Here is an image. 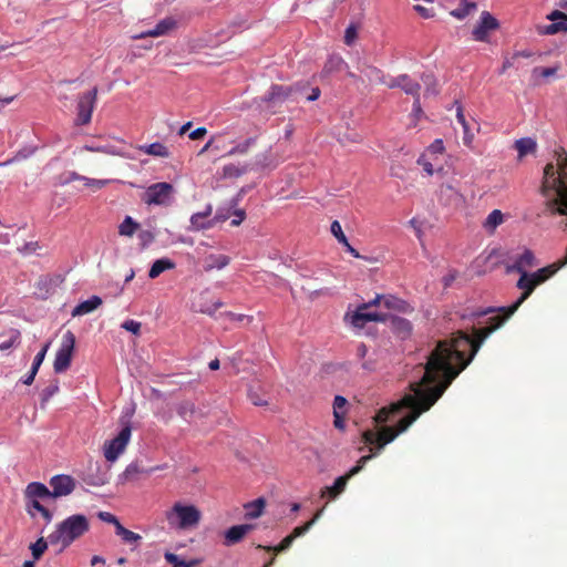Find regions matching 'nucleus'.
<instances>
[{
    "label": "nucleus",
    "mask_w": 567,
    "mask_h": 567,
    "mask_svg": "<svg viewBox=\"0 0 567 567\" xmlns=\"http://www.w3.org/2000/svg\"><path fill=\"white\" fill-rule=\"evenodd\" d=\"M230 259L226 255H210L206 258L205 270L221 269L229 264Z\"/></svg>",
    "instance_id": "obj_29"
},
{
    "label": "nucleus",
    "mask_w": 567,
    "mask_h": 567,
    "mask_svg": "<svg viewBox=\"0 0 567 567\" xmlns=\"http://www.w3.org/2000/svg\"><path fill=\"white\" fill-rule=\"evenodd\" d=\"M97 516L101 520L113 524L115 527L120 524L117 517L109 512H100Z\"/></svg>",
    "instance_id": "obj_51"
},
{
    "label": "nucleus",
    "mask_w": 567,
    "mask_h": 567,
    "mask_svg": "<svg viewBox=\"0 0 567 567\" xmlns=\"http://www.w3.org/2000/svg\"><path fill=\"white\" fill-rule=\"evenodd\" d=\"M173 190V185L169 183H155L147 187L143 196V202L147 205H167Z\"/></svg>",
    "instance_id": "obj_9"
},
{
    "label": "nucleus",
    "mask_w": 567,
    "mask_h": 567,
    "mask_svg": "<svg viewBox=\"0 0 567 567\" xmlns=\"http://www.w3.org/2000/svg\"><path fill=\"white\" fill-rule=\"evenodd\" d=\"M224 306L220 300L212 301L208 291H203L193 303L196 312L214 316V313Z\"/></svg>",
    "instance_id": "obj_16"
},
{
    "label": "nucleus",
    "mask_w": 567,
    "mask_h": 567,
    "mask_svg": "<svg viewBox=\"0 0 567 567\" xmlns=\"http://www.w3.org/2000/svg\"><path fill=\"white\" fill-rule=\"evenodd\" d=\"M49 483L52 488L50 491L52 498L68 496L75 489L76 486L75 480L70 475L64 474L54 475L51 477Z\"/></svg>",
    "instance_id": "obj_11"
},
{
    "label": "nucleus",
    "mask_w": 567,
    "mask_h": 567,
    "mask_svg": "<svg viewBox=\"0 0 567 567\" xmlns=\"http://www.w3.org/2000/svg\"><path fill=\"white\" fill-rule=\"evenodd\" d=\"M83 182L85 186L92 187L94 189H101L102 187L109 184L107 179H94L87 177H83Z\"/></svg>",
    "instance_id": "obj_47"
},
{
    "label": "nucleus",
    "mask_w": 567,
    "mask_h": 567,
    "mask_svg": "<svg viewBox=\"0 0 567 567\" xmlns=\"http://www.w3.org/2000/svg\"><path fill=\"white\" fill-rule=\"evenodd\" d=\"M537 31L539 34H547V35H551V34H556L557 33V28L554 25V22L550 23V24H547V25H543V27H537Z\"/></svg>",
    "instance_id": "obj_56"
},
{
    "label": "nucleus",
    "mask_w": 567,
    "mask_h": 567,
    "mask_svg": "<svg viewBox=\"0 0 567 567\" xmlns=\"http://www.w3.org/2000/svg\"><path fill=\"white\" fill-rule=\"evenodd\" d=\"M49 347H50V342L45 343L43 346V348L37 353L34 360H33V363L32 365H34L35 369H39L40 365L42 364L44 358H45V354L49 350Z\"/></svg>",
    "instance_id": "obj_49"
},
{
    "label": "nucleus",
    "mask_w": 567,
    "mask_h": 567,
    "mask_svg": "<svg viewBox=\"0 0 567 567\" xmlns=\"http://www.w3.org/2000/svg\"><path fill=\"white\" fill-rule=\"evenodd\" d=\"M116 535L121 536L125 543L132 544L142 539L140 534H136L127 528H125L121 523L115 528Z\"/></svg>",
    "instance_id": "obj_38"
},
{
    "label": "nucleus",
    "mask_w": 567,
    "mask_h": 567,
    "mask_svg": "<svg viewBox=\"0 0 567 567\" xmlns=\"http://www.w3.org/2000/svg\"><path fill=\"white\" fill-rule=\"evenodd\" d=\"M537 144L535 140L530 137H523L515 142V148L518 152V157L523 158L529 153H534L536 151Z\"/></svg>",
    "instance_id": "obj_26"
},
{
    "label": "nucleus",
    "mask_w": 567,
    "mask_h": 567,
    "mask_svg": "<svg viewBox=\"0 0 567 567\" xmlns=\"http://www.w3.org/2000/svg\"><path fill=\"white\" fill-rule=\"evenodd\" d=\"M357 38V29L353 25H349L344 32V42L350 45Z\"/></svg>",
    "instance_id": "obj_54"
},
{
    "label": "nucleus",
    "mask_w": 567,
    "mask_h": 567,
    "mask_svg": "<svg viewBox=\"0 0 567 567\" xmlns=\"http://www.w3.org/2000/svg\"><path fill=\"white\" fill-rule=\"evenodd\" d=\"M176 27V20L172 17H167L161 20L153 29L142 32L140 35H136L135 39L162 37L167 34L169 31L174 30Z\"/></svg>",
    "instance_id": "obj_17"
},
{
    "label": "nucleus",
    "mask_w": 567,
    "mask_h": 567,
    "mask_svg": "<svg viewBox=\"0 0 567 567\" xmlns=\"http://www.w3.org/2000/svg\"><path fill=\"white\" fill-rule=\"evenodd\" d=\"M322 512H323V509L318 511L315 514V516L309 522H307L305 525L293 528L291 534H289L292 537V539L295 540L297 537H300L303 534H306L312 527V525L320 518Z\"/></svg>",
    "instance_id": "obj_40"
},
{
    "label": "nucleus",
    "mask_w": 567,
    "mask_h": 567,
    "mask_svg": "<svg viewBox=\"0 0 567 567\" xmlns=\"http://www.w3.org/2000/svg\"><path fill=\"white\" fill-rule=\"evenodd\" d=\"M385 316L377 311H369V305H360L351 316V323L355 328H363L369 321H384Z\"/></svg>",
    "instance_id": "obj_13"
},
{
    "label": "nucleus",
    "mask_w": 567,
    "mask_h": 567,
    "mask_svg": "<svg viewBox=\"0 0 567 567\" xmlns=\"http://www.w3.org/2000/svg\"><path fill=\"white\" fill-rule=\"evenodd\" d=\"M97 99V87L81 94L78 99L76 125H86L91 122L92 113Z\"/></svg>",
    "instance_id": "obj_8"
},
{
    "label": "nucleus",
    "mask_w": 567,
    "mask_h": 567,
    "mask_svg": "<svg viewBox=\"0 0 567 567\" xmlns=\"http://www.w3.org/2000/svg\"><path fill=\"white\" fill-rule=\"evenodd\" d=\"M293 543V539L290 535L286 536L279 544V550L288 549Z\"/></svg>",
    "instance_id": "obj_63"
},
{
    "label": "nucleus",
    "mask_w": 567,
    "mask_h": 567,
    "mask_svg": "<svg viewBox=\"0 0 567 567\" xmlns=\"http://www.w3.org/2000/svg\"><path fill=\"white\" fill-rule=\"evenodd\" d=\"M256 165L261 168L268 167L270 165L269 155L267 153L259 155L256 159Z\"/></svg>",
    "instance_id": "obj_61"
},
{
    "label": "nucleus",
    "mask_w": 567,
    "mask_h": 567,
    "mask_svg": "<svg viewBox=\"0 0 567 567\" xmlns=\"http://www.w3.org/2000/svg\"><path fill=\"white\" fill-rule=\"evenodd\" d=\"M102 305V299L99 296H92L90 299L80 302L72 311V316L87 315Z\"/></svg>",
    "instance_id": "obj_22"
},
{
    "label": "nucleus",
    "mask_w": 567,
    "mask_h": 567,
    "mask_svg": "<svg viewBox=\"0 0 567 567\" xmlns=\"http://www.w3.org/2000/svg\"><path fill=\"white\" fill-rule=\"evenodd\" d=\"M207 134V130L205 127H197L193 132L189 133V138L192 141H196L203 138Z\"/></svg>",
    "instance_id": "obj_59"
},
{
    "label": "nucleus",
    "mask_w": 567,
    "mask_h": 567,
    "mask_svg": "<svg viewBox=\"0 0 567 567\" xmlns=\"http://www.w3.org/2000/svg\"><path fill=\"white\" fill-rule=\"evenodd\" d=\"M547 19L553 22L559 21V20H567V14L559 10H554L551 13H549L547 16Z\"/></svg>",
    "instance_id": "obj_60"
},
{
    "label": "nucleus",
    "mask_w": 567,
    "mask_h": 567,
    "mask_svg": "<svg viewBox=\"0 0 567 567\" xmlns=\"http://www.w3.org/2000/svg\"><path fill=\"white\" fill-rule=\"evenodd\" d=\"M45 498H52L50 489L42 483L32 482L29 483L24 489L25 503H32V501H43Z\"/></svg>",
    "instance_id": "obj_18"
},
{
    "label": "nucleus",
    "mask_w": 567,
    "mask_h": 567,
    "mask_svg": "<svg viewBox=\"0 0 567 567\" xmlns=\"http://www.w3.org/2000/svg\"><path fill=\"white\" fill-rule=\"evenodd\" d=\"M158 468H159L158 466L145 468L142 465H140L137 462H134V463H131L126 467L124 475L127 480H134V478H136L137 475H141V474L150 475Z\"/></svg>",
    "instance_id": "obj_27"
},
{
    "label": "nucleus",
    "mask_w": 567,
    "mask_h": 567,
    "mask_svg": "<svg viewBox=\"0 0 567 567\" xmlns=\"http://www.w3.org/2000/svg\"><path fill=\"white\" fill-rule=\"evenodd\" d=\"M388 87L395 89L400 87L403 90L406 94L412 95L413 97H416L420 95L421 85L411 79L408 74H401L396 78L391 79L390 82L385 83Z\"/></svg>",
    "instance_id": "obj_15"
},
{
    "label": "nucleus",
    "mask_w": 567,
    "mask_h": 567,
    "mask_svg": "<svg viewBox=\"0 0 567 567\" xmlns=\"http://www.w3.org/2000/svg\"><path fill=\"white\" fill-rule=\"evenodd\" d=\"M468 365V361L456 363L449 353L445 343H437L424 364V374L419 382L410 383L411 393L401 400L384 406L373 417L375 424H384L400 414L402 410L411 412L402 417L395 427L382 426L378 432L367 430L362 434L365 444L377 445L380 451L395 437L405 432L417 417L429 411L443 395L452 381Z\"/></svg>",
    "instance_id": "obj_1"
},
{
    "label": "nucleus",
    "mask_w": 567,
    "mask_h": 567,
    "mask_svg": "<svg viewBox=\"0 0 567 567\" xmlns=\"http://www.w3.org/2000/svg\"><path fill=\"white\" fill-rule=\"evenodd\" d=\"M256 140L254 137H249L244 142L237 144L231 147L224 156H233L236 154H246L248 150L255 144Z\"/></svg>",
    "instance_id": "obj_42"
},
{
    "label": "nucleus",
    "mask_w": 567,
    "mask_h": 567,
    "mask_svg": "<svg viewBox=\"0 0 567 567\" xmlns=\"http://www.w3.org/2000/svg\"><path fill=\"white\" fill-rule=\"evenodd\" d=\"M165 517L172 527L188 529L198 525L202 513L194 505H185L177 502L165 513Z\"/></svg>",
    "instance_id": "obj_3"
},
{
    "label": "nucleus",
    "mask_w": 567,
    "mask_h": 567,
    "mask_svg": "<svg viewBox=\"0 0 567 567\" xmlns=\"http://www.w3.org/2000/svg\"><path fill=\"white\" fill-rule=\"evenodd\" d=\"M305 91H306V89L303 90V92H305ZM320 93H321V92H320V89H319V87H312V89H311V93H310L309 95H305V94H303V95H302V97H305V99H306V101H310V102H312V101H316V100H318V99H319ZM299 99H301V96H300Z\"/></svg>",
    "instance_id": "obj_62"
},
{
    "label": "nucleus",
    "mask_w": 567,
    "mask_h": 567,
    "mask_svg": "<svg viewBox=\"0 0 567 567\" xmlns=\"http://www.w3.org/2000/svg\"><path fill=\"white\" fill-rule=\"evenodd\" d=\"M137 148H138V151H141L147 155H152V156H156V157L167 158L171 155L167 146H165L161 142H155V143H152L148 145H140Z\"/></svg>",
    "instance_id": "obj_24"
},
{
    "label": "nucleus",
    "mask_w": 567,
    "mask_h": 567,
    "mask_svg": "<svg viewBox=\"0 0 567 567\" xmlns=\"http://www.w3.org/2000/svg\"><path fill=\"white\" fill-rule=\"evenodd\" d=\"M417 164L423 167L424 172L427 175H433L434 174L435 171H434L433 164L426 158L425 155H421L417 158Z\"/></svg>",
    "instance_id": "obj_50"
},
{
    "label": "nucleus",
    "mask_w": 567,
    "mask_h": 567,
    "mask_svg": "<svg viewBox=\"0 0 567 567\" xmlns=\"http://www.w3.org/2000/svg\"><path fill=\"white\" fill-rule=\"evenodd\" d=\"M89 528L90 523L84 515H71L55 526V529L49 535V542L51 545H60L62 551L82 537Z\"/></svg>",
    "instance_id": "obj_2"
},
{
    "label": "nucleus",
    "mask_w": 567,
    "mask_h": 567,
    "mask_svg": "<svg viewBox=\"0 0 567 567\" xmlns=\"http://www.w3.org/2000/svg\"><path fill=\"white\" fill-rule=\"evenodd\" d=\"M437 197L445 206H458L464 202L461 190L452 183H442L437 190Z\"/></svg>",
    "instance_id": "obj_12"
},
{
    "label": "nucleus",
    "mask_w": 567,
    "mask_h": 567,
    "mask_svg": "<svg viewBox=\"0 0 567 567\" xmlns=\"http://www.w3.org/2000/svg\"><path fill=\"white\" fill-rule=\"evenodd\" d=\"M138 224L133 220L132 217L126 216L125 219L118 226V234L121 236L131 237L137 230Z\"/></svg>",
    "instance_id": "obj_37"
},
{
    "label": "nucleus",
    "mask_w": 567,
    "mask_h": 567,
    "mask_svg": "<svg viewBox=\"0 0 567 567\" xmlns=\"http://www.w3.org/2000/svg\"><path fill=\"white\" fill-rule=\"evenodd\" d=\"M131 433L132 429L127 424L120 431V433L114 439L106 441L104 443V457L109 462L116 461L118 456L124 452L130 442Z\"/></svg>",
    "instance_id": "obj_7"
},
{
    "label": "nucleus",
    "mask_w": 567,
    "mask_h": 567,
    "mask_svg": "<svg viewBox=\"0 0 567 567\" xmlns=\"http://www.w3.org/2000/svg\"><path fill=\"white\" fill-rule=\"evenodd\" d=\"M373 457V454L364 455L360 457L357 465L353 466L346 475L339 476L332 486H327L324 489L321 491V497L328 496L329 498L333 499L338 497L343 491L346 489L348 481L357 475L367 464L368 461H370Z\"/></svg>",
    "instance_id": "obj_6"
},
{
    "label": "nucleus",
    "mask_w": 567,
    "mask_h": 567,
    "mask_svg": "<svg viewBox=\"0 0 567 567\" xmlns=\"http://www.w3.org/2000/svg\"><path fill=\"white\" fill-rule=\"evenodd\" d=\"M19 337H20V332L16 331L13 333V336L10 338V340L0 343V350L6 351V350L10 349L12 346H14L16 343L19 342Z\"/></svg>",
    "instance_id": "obj_53"
},
{
    "label": "nucleus",
    "mask_w": 567,
    "mask_h": 567,
    "mask_svg": "<svg viewBox=\"0 0 567 567\" xmlns=\"http://www.w3.org/2000/svg\"><path fill=\"white\" fill-rule=\"evenodd\" d=\"M248 398L251 401V403L256 406H264L267 405V400L264 399V395L259 393L257 389L249 388L248 390Z\"/></svg>",
    "instance_id": "obj_44"
},
{
    "label": "nucleus",
    "mask_w": 567,
    "mask_h": 567,
    "mask_svg": "<svg viewBox=\"0 0 567 567\" xmlns=\"http://www.w3.org/2000/svg\"><path fill=\"white\" fill-rule=\"evenodd\" d=\"M392 324H393V329L394 331L401 336V338H406L408 336H410L411 331H412V324L409 320L404 319V318H394L392 320Z\"/></svg>",
    "instance_id": "obj_34"
},
{
    "label": "nucleus",
    "mask_w": 567,
    "mask_h": 567,
    "mask_svg": "<svg viewBox=\"0 0 567 567\" xmlns=\"http://www.w3.org/2000/svg\"><path fill=\"white\" fill-rule=\"evenodd\" d=\"M382 305L388 309H394L399 311H404L408 307V303L404 300L393 295H383Z\"/></svg>",
    "instance_id": "obj_35"
},
{
    "label": "nucleus",
    "mask_w": 567,
    "mask_h": 567,
    "mask_svg": "<svg viewBox=\"0 0 567 567\" xmlns=\"http://www.w3.org/2000/svg\"><path fill=\"white\" fill-rule=\"evenodd\" d=\"M499 28L498 20L488 11H483L478 23L472 31L473 39L478 42H488L489 33Z\"/></svg>",
    "instance_id": "obj_10"
},
{
    "label": "nucleus",
    "mask_w": 567,
    "mask_h": 567,
    "mask_svg": "<svg viewBox=\"0 0 567 567\" xmlns=\"http://www.w3.org/2000/svg\"><path fill=\"white\" fill-rule=\"evenodd\" d=\"M305 89H307V84L301 83L295 85L274 84L262 100L266 103V107L271 110V113H275V109L284 102L299 101V97L303 95Z\"/></svg>",
    "instance_id": "obj_4"
},
{
    "label": "nucleus",
    "mask_w": 567,
    "mask_h": 567,
    "mask_svg": "<svg viewBox=\"0 0 567 567\" xmlns=\"http://www.w3.org/2000/svg\"><path fill=\"white\" fill-rule=\"evenodd\" d=\"M536 266V258L534 252L525 248L520 255H518L512 265L506 266V272H528L527 269Z\"/></svg>",
    "instance_id": "obj_14"
},
{
    "label": "nucleus",
    "mask_w": 567,
    "mask_h": 567,
    "mask_svg": "<svg viewBox=\"0 0 567 567\" xmlns=\"http://www.w3.org/2000/svg\"><path fill=\"white\" fill-rule=\"evenodd\" d=\"M504 221V215L499 209L492 210L484 221V228L493 233Z\"/></svg>",
    "instance_id": "obj_33"
},
{
    "label": "nucleus",
    "mask_w": 567,
    "mask_h": 567,
    "mask_svg": "<svg viewBox=\"0 0 567 567\" xmlns=\"http://www.w3.org/2000/svg\"><path fill=\"white\" fill-rule=\"evenodd\" d=\"M247 172L246 167H240L235 164L225 165L223 168V176L226 178H236Z\"/></svg>",
    "instance_id": "obj_43"
},
{
    "label": "nucleus",
    "mask_w": 567,
    "mask_h": 567,
    "mask_svg": "<svg viewBox=\"0 0 567 567\" xmlns=\"http://www.w3.org/2000/svg\"><path fill=\"white\" fill-rule=\"evenodd\" d=\"M212 215V206H207L205 212L195 213L190 217L189 230L198 231L202 229H209L214 227L215 223L213 219L207 220V217Z\"/></svg>",
    "instance_id": "obj_20"
},
{
    "label": "nucleus",
    "mask_w": 567,
    "mask_h": 567,
    "mask_svg": "<svg viewBox=\"0 0 567 567\" xmlns=\"http://www.w3.org/2000/svg\"><path fill=\"white\" fill-rule=\"evenodd\" d=\"M176 412L185 421H190L196 413L195 403L188 400L182 401L177 404Z\"/></svg>",
    "instance_id": "obj_31"
},
{
    "label": "nucleus",
    "mask_w": 567,
    "mask_h": 567,
    "mask_svg": "<svg viewBox=\"0 0 567 567\" xmlns=\"http://www.w3.org/2000/svg\"><path fill=\"white\" fill-rule=\"evenodd\" d=\"M221 316H224L225 318H227L230 321H237V322L246 321L247 324L252 322V317L246 316V315L235 313V312H231V311H226Z\"/></svg>",
    "instance_id": "obj_46"
},
{
    "label": "nucleus",
    "mask_w": 567,
    "mask_h": 567,
    "mask_svg": "<svg viewBox=\"0 0 567 567\" xmlns=\"http://www.w3.org/2000/svg\"><path fill=\"white\" fill-rule=\"evenodd\" d=\"M25 509L32 518H35L37 513H39L45 525H49L53 519V512L47 508L41 503V501H32V503H25Z\"/></svg>",
    "instance_id": "obj_21"
},
{
    "label": "nucleus",
    "mask_w": 567,
    "mask_h": 567,
    "mask_svg": "<svg viewBox=\"0 0 567 567\" xmlns=\"http://www.w3.org/2000/svg\"><path fill=\"white\" fill-rule=\"evenodd\" d=\"M456 118H457V122L462 125L463 127V143L465 146L467 147H472V144H473V141H474V134L471 132L470 130V125L465 118V115H464V112H463V107L461 104L457 105L456 107Z\"/></svg>",
    "instance_id": "obj_23"
},
{
    "label": "nucleus",
    "mask_w": 567,
    "mask_h": 567,
    "mask_svg": "<svg viewBox=\"0 0 567 567\" xmlns=\"http://www.w3.org/2000/svg\"><path fill=\"white\" fill-rule=\"evenodd\" d=\"M175 268V262L169 258H161L153 262L151 269L148 271V277L151 279L157 278L162 272L166 270H171Z\"/></svg>",
    "instance_id": "obj_25"
},
{
    "label": "nucleus",
    "mask_w": 567,
    "mask_h": 567,
    "mask_svg": "<svg viewBox=\"0 0 567 567\" xmlns=\"http://www.w3.org/2000/svg\"><path fill=\"white\" fill-rule=\"evenodd\" d=\"M476 9V3L468 2L467 0H462L461 7L456 8L451 11V16H453L456 19H464L466 18L472 10Z\"/></svg>",
    "instance_id": "obj_39"
},
{
    "label": "nucleus",
    "mask_w": 567,
    "mask_h": 567,
    "mask_svg": "<svg viewBox=\"0 0 567 567\" xmlns=\"http://www.w3.org/2000/svg\"><path fill=\"white\" fill-rule=\"evenodd\" d=\"M348 401L342 395H336L333 400V414L347 413Z\"/></svg>",
    "instance_id": "obj_45"
},
{
    "label": "nucleus",
    "mask_w": 567,
    "mask_h": 567,
    "mask_svg": "<svg viewBox=\"0 0 567 567\" xmlns=\"http://www.w3.org/2000/svg\"><path fill=\"white\" fill-rule=\"evenodd\" d=\"M74 347L75 336L72 331L69 330L63 334L61 346L55 354L53 369L56 373H62L69 369Z\"/></svg>",
    "instance_id": "obj_5"
},
{
    "label": "nucleus",
    "mask_w": 567,
    "mask_h": 567,
    "mask_svg": "<svg viewBox=\"0 0 567 567\" xmlns=\"http://www.w3.org/2000/svg\"><path fill=\"white\" fill-rule=\"evenodd\" d=\"M234 216L235 218L230 221V225L239 226L244 221L246 214L243 209H237L234 212Z\"/></svg>",
    "instance_id": "obj_57"
},
{
    "label": "nucleus",
    "mask_w": 567,
    "mask_h": 567,
    "mask_svg": "<svg viewBox=\"0 0 567 567\" xmlns=\"http://www.w3.org/2000/svg\"><path fill=\"white\" fill-rule=\"evenodd\" d=\"M50 544L49 538L40 537L35 543L30 545V550L33 557V560H39L42 555L48 549V545Z\"/></svg>",
    "instance_id": "obj_36"
},
{
    "label": "nucleus",
    "mask_w": 567,
    "mask_h": 567,
    "mask_svg": "<svg viewBox=\"0 0 567 567\" xmlns=\"http://www.w3.org/2000/svg\"><path fill=\"white\" fill-rule=\"evenodd\" d=\"M443 141L437 138L429 147L427 152L431 154H442L444 152Z\"/></svg>",
    "instance_id": "obj_52"
},
{
    "label": "nucleus",
    "mask_w": 567,
    "mask_h": 567,
    "mask_svg": "<svg viewBox=\"0 0 567 567\" xmlns=\"http://www.w3.org/2000/svg\"><path fill=\"white\" fill-rule=\"evenodd\" d=\"M554 25L557 28V33L567 32V20L555 21Z\"/></svg>",
    "instance_id": "obj_64"
},
{
    "label": "nucleus",
    "mask_w": 567,
    "mask_h": 567,
    "mask_svg": "<svg viewBox=\"0 0 567 567\" xmlns=\"http://www.w3.org/2000/svg\"><path fill=\"white\" fill-rule=\"evenodd\" d=\"M254 529L251 524L235 525L225 533V545L231 546L239 543L249 532Z\"/></svg>",
    "instance_id": "obj_19"
},
{
    "label": "nucleus",
    "mask_w": 567,
    "mask_h": 567,
    "mask_svg": "<svg viewBox=\"0 0 567 567\" xmlns=\"http://www.w3.org/2000/svg\"><path fill=\"white\" fill-rule=\"evenodd\" d=\"M344 416H346V413H337V414H333V425L336 429H339V430H344Z\"/></svg>",
    "instance_id": "obj_58"
},
{
    "label": "nucleus",
    "mask_w": 567,
    "mask_h": 567,
    "mask_svg": "<svg viewBox=\"0 0 567 567\" xmlns=\"http://www.w3.org/2000/svg\"><path fill=\"white\" fill-rule=\"evenodd\" d=\"M164 558L167 563L172 564V567H195L200 564L199 559H192L189 561H185L178 555L166 551L164 554Z\"/></svg>",
    "instance_id": "obj_30"
},
{
    "label": "nucleus",
    "mask_w": 567,
    "mask_h": 567,
    "mask_svg": "<svg viewBox=\"0 0 567 567\" xmlns=\"http://www.w3.org/2000/svg\"><path fill=\"white\" fill-rule=\"evenodd\" d=\"M362 72L365 74V76L369 79L370 82H377V83H383V84L386 83L384 81L383 72L375 66L367 65L362 70Z\"/></svg>",
    "instance_id": "obj_41"
},
{
    "label": "nucleus",
    "mask_w": 567,
    "mask_h": 567,
    "mask_svg": "<svg viewBox=\"0 0 567 567\" xmlns=\"http://www.w3.org/2000/svg\"><path fill=\"white\" fill-rule=\"evenodd\" d=\"M344 66H347L344 60L339 55H331L322 70V73L326 75H330L334 72L341 71Z\"/></svg>",
    "instance_id": "obj_28"
},
{
    "label": "nucleus",
    "mask_w": 567,
    "mask_h": 567,
    "mask_svg": "<svg viewBox=\"0 0 567 567\" xmlns=\"http://www.w3.org/2000/svg\"><path fill=\"white\" fill-rule=\"evenodd\" d=\"M246 518L252 519L257 518L262 514V509L265 507V501L262 498H258L254 502H249L245 504Z\"/></svg>",
    "instance_id": "obj_32"
},
{
    "label": "nucleus",
    "mask_w": 567,
    "mask_h": 567,
    "mask_svg": "<svg viewBox=\"0 0 567 567\" xmlns=\"http://www.w3.org/2000/svg\"><path fill=\"white\" fill-rule=\"evenodd\" d=\"M122 328L134 334H138L141 331V322L135 320H126L123 322Z\"/></svg>",
    "instance_id": "obj_48"
},
{
    "label": "nucleus",
    "mask_w": 567,
    "mask_h": 567,
    "mask_svg": "<svg viewBox=\"0 0 567 567\" xmlns=\"http://www.w3.org/2000/svg\"><path fill=\"white\" fill-rule=\"evenodd\" d=\"M330 230H331V234L337 238V240L339 238H341L342 236H344L342 227L338 220L332 221Z\"/></svg>",
    "instance_id": "obj_55"
}]
</instances>
